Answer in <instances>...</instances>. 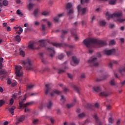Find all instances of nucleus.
Returning a JSON list of instances; mask_svg holds the SVG:
<instances>
[{"instance_id":"obj_30","label":"nucleus","mask_w":125,"mask_h":125,"mask_svg":"<svg viewBox=\"0 0 125 125\" xmlns=\"http://www.w3.org/2000/svg\"><path fill=\"white\" fill-rule=\"evenodd\" d=\"M61 101H62V102L63 103H64V102H66V98L65 97V96L63 95L61 96Z\"/></svg>"},{"instance_id":"obj_36","label":"nucleus","mask_w":125,"mask_h":125,"mask_svg":"<svg viewBox=\"0 0 125 125\" xmlns=\"http://www.w3.org/2000/svg\"><path fill=\"white\" fill-rule=\"evenodd\" d=\"M52 44L54 46H56L57 47H58V46H61V44L58 43H52Z\"/></svg>"},{"instance_id":"obj_28","label":"nucleus","mask_w":125,"mask_h":125,"mask_svg":"<svg viewBox=\"0 0 125 125\" xmlns=\"http://www.w3.org/2000/svg\"><path fill=\"white\" fill-rule=\"evenodd\" d=\"M15 40L18 42H21V38L20 37V36L19 35H17L15 37Z\"/></svg>"},{"instance_id":"obj_7","label":"nucleus","mask_w":125,"mask_h":125,"mask_svg":"<svg viewBox=\"0 0 125 125\" xmlns=\"http://www.w3.org/2000/svg\"><path fill=\"white\" fill-rule=\"evenodd\" d=\"M88 63L92 64L94 67H97L99 65V63L97 62V58L96 57H92L88 61Z\"/></svg>"},{"instance_id":"obj_22","label":"nucleus","mask_w":125,"mask_h":125,"mask_svg":"<svg viewBox=\"0 0 125 125\" xmlns=\"http://www.w3.org/2000/svg\"><path fill=\"white\" fill-rule=\"evenodd\" d=\"M74 6V4L71 3H68L66 5V9H70V8H72Z\"/></svg>"},{"instance_id":"obj_23","label":"nucleus","mask_w":125,"mask_h":125,"mask_svg":"<svg viewBox=\"0 0 125 125\" xmlns=\"http://www.w3.org/2000/svg\"><path fill=\"white\" fill-rule=\"evenodd\" d=\"M72 87H73L75 90H76L78 93L80 92V90L79 89V88L76 86V85L72 84L71 85Z\"/></svg>"},{"instance_id":"obj_24","label":"nucleus","mask_w":125,"mask_h":125,"mask_svg":"<svg viewBox=\"0 0 125 125\" xmlns=\"http://www.w3.org/2000/svg\"><path fill=\"white\" fill-rule=\"evenodd\" d=\"M50 14V12L47 11H44L43 12H42V15H43V16H48Z\"/></svg>"},{"instance_id":"obj_59","label":"nucleus","mask_w":125,"mask_h":125,"mask_svg":"<svg viewBox=\"0 0 125 125\" xmlns=\"http://www.w3.org/2000/svg\"><path fill=\"white\" fill-rule=\"evenodd\" d=\"M121 119H118L116 122L117 125H120V124H121Z\"/></svg>"},{"instance_id":"obj_12","label":"nucleus","mask_w":125,"mask_h":125,"mask_svg":"<svg viewBox=\"0 0 125 125\" xmlns=\"http://www.w3.org/2000/svg\"><path fill=\"white\" fill-rule=\"evenodd\" d=\"M78 100H77V98H75L73 99V103L72 104H68L66 105V106L68 109H70V108L74 107V106H75V104L78 103Z\"/></svg>"},{"instance_id":"obj_5","label":"nucleus","mask_w":125,"mask_h":125,"mask_svg":"<svg viewBox=\"0 0 125 125\" xmlns=\"http://www.w3.org/2000/svg\"><path fill=\"white\" fill-rule=\"evenodd\" d=\"M53 104V103L52 102V101L51 100H48L47 102L45 103V104H41L39 105V108L42 110V108H43L44 106H46L47 108L48 109H51V107Z\"/></svg>"},{"instance_id":"obj_42","label":"nucleus","mask_w":125,"mask_h":125,"mask_svg":"<svg viewBox=\"0 0 125 125\" xmlns=\"http://www.w3.org/2000/svg\"><path fill=\"white\" fill-rule=\"evenodd\" d=\"M13 103H14V100H13V98L11 99V100H10V103H9V105L10 106H12V105H13Z\"/></svg>"},{"instance_id":"obj_26","label":"nucleus","mask_w":125,"mask_h":125,"mask_svg":"<svg viewBox=\"0 0 125 125\" xmlns=\"http://www.w3.org/2000/svg\"><path fill=\"white\" fill-rule=\"evenodd\" d=\"M116 2H117V0H110L109 1V4H111V5H115Z\"/></svg>"},{"instance_id":"obj_55","label":"nucleus","mask_w":125,"mask_h":125,"mask_svg":"<svg viewBox=\"0 0 125 125\" xmlns=\"http://www.w3.org/2000/svg\"><path fill=\"white\" fill-rule=\"evenodd\" d=\"M28 48H32V41H30L29 43Z\"/></svg>"},{"instance_id":"obj_58","label":"nucleus","mask_w":125,"mask_h":125,"mask_svg":"<svg viewBox=\"0 0 125 125\" xmlns=\"http://www.w3.org/2000/svg\"><path fill=\"white\" fill-rule=\"evenodd\" d=\"M63 91H64V92H69V89H68L67 88H64L63 89Z\"/></svg>"},{"instance_id":"obj_50","label":"nucleus","mask_w":125,"mask_h":125,"mask_svg":"<svg viewBox=\"0 0 125 125\" xmlns=\"http://www.w3.org/2000/svg\"><path fill=\"white\" fill-rule=\"evenodd\" d=\"M112 64H118V63H119V61H116V60H113V61H112Z\"/></svg>"},{"instance_id":"obj_51","label":"nucleus","mask_w":125,"mask_h":125,"mask_svg":"<svg viewBox=\"0 0 125 125\" xmlns=\"http://www.w3.org/2000/svg\"><path fill=\"white\" fill-rule=\"evenodd\" d=\"M66 54L68 56H71L73 54V53L71 51H68L66 53Z\"/></svg>"},{"instance_id":"obj_37","label":"nucleus","mask_w":125,"mask_h":125,"mask_svg":"<svg viewBox=\"0 0 125 125\" xmlns=\"http://www.w3.org/2000/svg\"><path fill=\"white\" fill-rule=\"evenodd\" d=\"M78 117H79V118H83L84 117H85V113H80L79 114Z\"/></svg>"},{"instance_id":"obj_9","label":"nucleus","mask_w":125,"mask_h":125,"mask_svg":"<svg viewBox=\"0 0 125 125\" xmlns=\"http://www.w3.org/2000/svg\"><path fill=\"white\" fill-rule=\"evenodd\" d=\"M119 73H120L121 76H120V75L117 74V73H115L114 76L116 78V79H120V78H121V77H123V76H125V66L124 67H122L121 68H120L119 70Z\"/></svg>"},{"instance_id":"obj_40","label":"nucleus","mask_w":125,"mask_h":125,"mask_svg":"<svg viewBox=\"0 0 125 125\" xmlns=\"http://www.w3.org/2000/svg\"><path fill=\"white\" fill-rule=\"evenodd\" d=\"M17 14L18 15H21V16H23V14L22 12H21V11H20V9L17 10Z\"/></svg>"},{"instance_id":"obj_14","label":"nucleus","mask_w":125,"mask_h":125,"mask_svg":"<svg viewBox=\"0 0 125 125\" xmlns=\"http://www.w3.org/2000/svg\"><path fill=\"white\" fill-rule=\"evenodd\" d=\"M72 60L74 62V63L75 64H73V63H72V62H70L71 65H72V66H75V65L77 64H79V60H78V59H77V57H72Z\"/></svg>"},{"instance_id":"obj_47","label":"nucleus","mask_w":125,"mask_h":125,"mask_svg":"<svg viewBox=\"0 0 125 125\" xmlns=\"http://www.w3.org/2000/svg\"><path fill=\"white\" fill-rule=\"evenodd\" d=\"M64 72H65V70L59 69L58 73L59 74H62V73H64Z\"/></svg>"},{"instance_id":"obj_20","label":"nucleus","mask_w":125,"mask_h":125,"mask_svg":"<svg viewBox=\"0 0 125 125\" xmlns=\"http://www.w3.org/2000/svg\"><path fill=\"white\" fill-rule=\"evenodd\" d=\"M48 50H49L51 51V52H52V54H50L51 57H53V56L54 55V54L55 53V51H54V50H53V48H47Z\"/></svg>"},{"instance_id":"obj_60","label":"nucleus","mask_w":125,"mask_h":125,"mask_svg":"<svg viewBox=\"0 0 125 125\" xmlns=\"http://www.w3.org/2000/svg\"><path fill=\"white\" fill-rule=\"evenodd\" d=\"M82 26H84L86 25V22L85 21H82Z\"/></svg>"},{"instance_id":"obj_61","label":"nucleus","mask_w":125,"mask_h":125,"mask_svg":"<svg viewBox=\"0 0 125 125\" xmlns=\"http://www.w3.org/2000/svg\"><path fill=\"white\" fill-rule=\"evenodd\" d=\"M67 76L69 79H73V75H71L70 73H67Z\"/></svg>"},{"instance_id":"obj_17","label":"nucleus","mask_w":125,"mask_h":125,"mask_svg":"<svg viewBox=\"0 0 125 125\" xmlns=\"http://www.w3.org/2000/svg\"><path fill=\"white\" fill-rule=\"evenodd\" d=\"M56 94H60V92L58 90H54L53 92L50 93V95L52 97H53Z\"/></svg>"},{"instance_id":"obj_56","label":"nucleus","mask_w":125,"mask_h":125,"mask_svg":"<svg viewBox=\"0 0 125 125\" xmlns=\"http://www.w3.org/2000/svg\"><path fill=\"white\" fill-rule=\"evenodd\" d=\"M39 93L37 92H34L32 93V96H37V95H38Z\"/></svg>"},{"instance_id":"obj_46","label":"nucleus","mask_w":125,"mask_h":125,"mask_svg":"<svg viewBox=\"0 0 125 125\" xmlns=\"http://www.w3.org/2000/svg\"><path fill=\"white\" fill-rule=\"evenodd\" d=\"M30 89H32V85H27L26 87V90L28 91Z\"/></svg>"},{"instance_id":"obj_3","label":"nucleus","mask_w":125,"mask_h":125,"mask_svg":"<svg viewBox=\"0 0 125 125\" xmlns=\"http://www.w3.org/2000/svg\"><path fill=\"white\" fill-rule=\"evenodd\" d=\"M26 95L24 96V98L21 101H19V105L20 108L21 109H24V112L25 113H30L31 110L29 109V107L32 105V102L27 103L26 104H24L26 102Z\"/></svg>"},{"instance_id":"obj_48","label":"nucleus","mask_w":125,"mask_h":125,"mask_svg":"<svg viewBox=\"0 0 125 125\" xmlns=\"http://www.w3.org/2000/svg\"><path fill=\"white\" fill-rule=\"evenodd\" d=\"M59 19L60 18L57 16L54 18V20L55 21V22H59Z\"/></svg>"},{"instance_id":"obj_4","label":"nucleus","mask_w":125,"mask_h":125,"mask_svg":"<svg viewBox=\"0 0 125 125\" xmlns=\"http://www.w3.org/2000/svg\"><path fill=\"white\" fill-rule=\"evenodd\" d=\"M31 62L30 59H27L26 61L22 62L23 68H26L27 70H31L32 69V63Z\"/></svg>"},{"instance_id":"obj_35","label":"nucleus","mask_w":125,"mask_h":125,"mask_svg":"<svg viewBox=\"0 0 125 125\" xmlns=\"http://www.w3.org/2000/svg\"><path fill=\"white\" fill-rule=\"evenodd\" d=\"M110 83L111 85H116V83L115 82V80L112 79L110 81Z\"/></svg>"},{"instance_id":"obj_10","label":"nucleus","mask_w":125,"mask_h":125,"mask_svg":"<svg viewBox=\"0 0 125 125\" xmlns=\"http://www.w3.org/2000/svg\"><path fill=\"white\" fill-rule=\"evenodd\" d=\"M78 10L79 14L81 15H83V14H85V12L86 11V8L83 7V6L81 5H79L78 6Z\"/></svg>"},{"instance_id":"obj_45","label":"nucleus","mask_w":125,"mask_h":125,"mask_svg":"<svg viewBox=\"0 0 125 125\" xmlns=\"http://www.w3.org/2000/svg\"><path fill=\"white\" fill-rule=\"evenodd\" d=\"M110 44H111L112 45L114 44H116V42L114 40H111L109 42Z\"/></svg>"},{"instance_id":"obj_2","label":"nucleus","mask_w":125,"mask_h":125,"mask_svg":"<svg viewBox=\"0 0 125 125\" xmlns=\"http://www.w3.org/2000/svg\"><path fill=\"white\" fill-rule=\"evenodd\" d=\"M106 15L108 20L111 19V18H113L115 21H118L119 23H124L125 21V19L123 17V12L122 11L115 12L112 15H110L108 12H107Z\"/></svg>"},{"instance_id":"obj_19","label":"nucleus","mask_w":125,"mask_h":125,"mask_svg":"<svg viewBox=\"0 0 125 125\" xmlns=\"http://www.w3.org/2000/svg\"><path fill=\"white\" fill-rule=\"evenodd\" d=\"M15 106H12L8 109V111L12 115H14V110H15Z\"/></svg>"},{"instance_id":"obj_34","label":"nucleus","mask_w":125,"mask_h":125,"mask_svg":"<svg viewBox=\"0 0 125 125\" xmlns=\"http://www.w3.org/2000/svg\"><path fill=\"white\" fill-rule=\"evenodd\" d=\"M5 104V102L3 100H0V107H2Z\"/></svg>"},{"instance_id":"obj_11","label":"nucleus","mask_w":125,"mask_h":125,"mask_svg":"<svg viewBox=\"0 0 125 125\" xmlns=\"http://www.w3.org/2000/svg\"><path fill=\"white\" fill-rule=\"evenodd\" d=\"M26 8L29 11H32V0H27Z\"/></svg>"},{"instance_id":"obj_15","label":"nucleus","mask_w":125,"mask_h":125,"mask_svg":"<svg viewBox=\"0 0 125 125\" xmlns=\"http://www.w3.org/2000/svg\"><path fill=\"white\" fill-rule=\"evenodd\" d=\"M93 90L95 92H100L101 91V88L98 86H95L93 87Z\"/></svg>"},{"instance_id":"obj_21","label":"nucleus","mask_w":125,"mask_h":125,"mask_svg":"<svg viewBox=\"0 0 125 125\" xmlns=\"http://www.w3.org/2000/svg\"><path fill=\"white\" fill-rule=\"evenodd\" d=\"M6 75H7L6 70H2L0 71V76H5V77H6Z\"/></svg>"},{"instance_id":"obj_13","label":"nucleus","mask_w":125,"mask_h":125,"mask_svg":"<svg viewBox=\"0 0 125 125\" xmlns=\"http://www.w3.org/2000/svg\"><path fill=\"white\" fill-rule=\"evenodd\" d=\"M50 84H47L45 85V94H49V92H50Z\"/></svg>"},{"instance_id":"obj_52","label":"nucleus","mask_w":125,"mask_h":125,"mask_svg":"<svg viewBox=\"0 0 125 125\" xmlns=\"http://www.w3.org/2000/svg\"><path fill=\"white\" fill-rule=\"evenodd\" d=\"M81 79H85V74L84 73L82 74L81 75Z\"/></svg>"},{"instance_id":"obj_6","label":"nucleus","mask_w":125,"mask_h":125,"mask_svg":"<svg viewBox=\"0 0 125 125\" xmlns=\"http://www.w3.org/2000/svg\"><path fill=\"white\" fill-rule=\"evenodd\" d=\"M22 69V66L20 65H17L15 67V72L17 77H22V73L21 71Z\"/></svg>"},{"instance_id":"obj_38","label":"nucleus","mask_w":125,"mask_h":125,"mask_svg":"<svg viewBox=\"0 0 125 125\" xmlns=\"http://www.w3.org/2000/svg\"><path fill=\"white\" fill-rule=\"evenodd\" d=\"M38 12H39V9H35L33 13L34 16H37L38 15Z\"/></svg>"},{"instance_id":"obj_16","label":"nucleus","mask_w":125,"mask_h":125,"mask_svg":"<svg viewBox=\"0 0 125 125\" xmlns=\"http://www.w3.org/2000/svg\"><path fill=\"white\" fill-rule=\"evenodd\" d=\"M25 120V115L21 116L18 119L17 124H19V123H22Z\"/></svg>"},{"instance_id":"obj_49","label":"nucleus","mask_w":125,"mask_h":125,"mask_svg":"<svg viewBox=\"0 0 125 125\" xmlns=\"http://www.w3.org/2000/svg\"><path fill=\"white\" fill-rule=\"evenodd\" d=\"M42 31H45V30L46 29V27H45V25L42 24Z\"/></svg>"},{"instance_id":"obj_63","label":"nucleus","mask_w":125,"mask_h":125,"mask_svg":"<svg viewBox=\"0 0 125 125\" xmlns=\"http://www.w3.org/2000/svg\"><path fill=\"white\" fill-rule=\"evenodd\" d=\"M48 25L49 26V27H51L52 26V23L51 22H50V21H48L47 22Z\"/></svg>"},{"instance_id":"obj_25","label":"nucleus","mask_w":125,"mask_h":125,"mask_svg":"<svg viewBox=\"0 0 125 125\" xmlns=\"http://www.w3.org/2000/svg\"><path fill=\"white\" fill-rule=\"evenodd\" d=\"M39 122H40V120L39 119H34L32 122V124L34 125H37L39 124Z\"/></svg>"},{"instance_id":"obj_29","label":"nucleus","mask_w":125,"mask_h":125,"mask_svg":"<svg viewBox=\"0 0 125 125\" xmlns=\"http://www.w3.org/2000/svg\"><path fill=\"white\" fill-rule=\"evenodd\" d=\"M8 4H9L8 1L7 0H3L2 4L4 6H7V5H8Z\"/></svg>"},{"instance_id":"obj_8","label":"nucleus","mask_w":125,"mask_h":125,"mask_svg":"<svg viewBox=\"0 0 125 125\" xmlns=\"http://www.w3.org/2000/svg\"><path fill=\"white\" fill-rule=\"evenodd\" d=\"M118 51V49H112L111 50L109 49H105L104 50V54H105V55H111V54H114L116 53Z\"/></svg>"},{"instance_id":"obj_1","label":"nucleus","mask_w":125,"mask_h":125,"mask_svg":"<svg viewBox=\"0 0 125 125\" xmlns=\"http://www.w3.org/2000/svg\"><path fill=\"white\" fill-rule=\"evenodd\" d=\"M83 43L88 48L89 53L93 52V50L90 49L91 47H100L107 44L106 41H101L97 42V41L92 39H86L83 41Z\"/></svg>"},{"instance_id":"obj_54","label":"nucleus","mask_w":125,"mask_h":125,"mask_svg":"<svg viewBox=\"0 0 125 125\" xmlns=\"http://www.w3.org/2000/svg\"><path fill=\"white\" fill-rule=\"evenodd\" d=\"M11 83H12V82H11V79H8V80H7V84H11Z\"/></svg>"},{"instance_id":"obj_27","label":"nucleus","mask_w":125,"mask_h":125,"mask_svg":"<svg viewBox=\"0 0 125 125\" xmlns=\"http://www.w3.org/2000/svg\"><path fill=\"white\" fill-rule=\"evenodd\" d=\"M44 42H45V40H41L39 41V42H40L41 46H42V47L44 46Z\"/></svg>"},{"instance_id":"obj_53","label":"nucleus","mask_w":125,"mask_h":125,"mask_svg":"<svg viewBox=\"0 0 125 125\" xmlns=\"http://www.w3.org/2000/svg\"><path fill=\"white\" fill-rule=\"evenodd\" d=\"M63 16H64V13L60 14L58 15V17L60 19L61 18V17H63Z\"/></svg>"},{"instance_id":"obj_43","label":"nucleus","mask_w":125,"mask_h":125,"mask_svg":"<svg viewBox=\"0 0 125 125\" xmlns=\"http://www.w3.org/2000/svg\"><path fill=\"white\" fill-rule=\"evenodd\" d=\"M108 122L109 124H113L114 123V119H113L112 117L108 119Z\"/></svg>"},{"instance_id":"obj_18","label":"nucleus","mask_w":125,"mask_h":125,"mask_svg":"<svg viewBox=\"0 0 125 125\" xmlns=\"http://www.w3.org/2000/svg\"><path fill=\"white\" fill-rule=\"evenodd\" d=\"M109 95H110V93L108 92H105V91H103L101 92V93L100 94V96L106 97V96H109Z\"/></svg>"},{"instance_id":"obj_62","label":"nucleus","mask_w":125,"mask_h":125,"mask_svg":"<svg viewBox=\"0 0 125 125\" xmlns=\"http://www.w3.org/2000/svg\"><path fill=\"white\" fill-rule=\"evenodd\" d=\"M107 78H109L108 74H106L104 76V80H106V79H107Z\"/></svg>"},{"instance_id":"obj_39","label":"nucleus","mask_w":125,"mask_h":125,"mask_svg":"<svg viewBox=\"0 0 125 125\" xmlns=\"http://www.w3.org/2000/svg\"><path fill=\"white\" fill-rule=\"evenodd\" d=\"M20 55H21V56L24 57V56H25V52H24V51H23V50H20Z\"/></svg>"},{"instance_id":"obj_31","label":"nucleus","mask_w":125,"mask_h":125,"mask_svg":"<svg viewBox=\"0 0 125 125\" xmlns=\"http://www.w3.org/2000/svg\"><path fill=\"white\" fill-rule=\"evenodd\" d=\"M26 33H28V32H31V27L29 26V24H27V27L25 28Z\"/></svg>"},{"instance_id":"obj_41","label":"nucleus","mask_w":125,"mask_h":125,"mask_svg":"<svg viewBox=\"0 0 125 125\" xmlns=\"http://www.w3.org/2000/svg\"><path fill=\"white\" fill-rule=\"evenodd\" d=\"M64 58V55L63 54H61L59 55L58 58L60 59V60H61V59H62Z\"/></svg>"},{"instance_id":"obj_57","label":"nucleus","mask_w":125,"mask_h":125,"mask_svg":"<svg viewBox=\"0 0 125 125\" xmlns=\"http://www.w3.org/2000/svg\"><path fill=\"white\" fill-rule=\"evenodd\" d=\"M106 109L107 110H111V109H112V106H111L110 105H107Z\"/></svg>"},{"instance_id":"obj_33","label":"nucleus","mask_w":125,"mask_h":125,"mask_svg":"<svg viewBox=\"0 0 125 125\" xmlns=\"http://www.w3.org/2000/svg\"><path fill=\"white\" fill-rule=\"evenodd\" d=\"M89 1V0H81V4H84V3H87Z\"/></svg>"},{"instance_id":"obj_64","label":"nucleus","mask_w":125,"mask_h":125,"mask_svg":"<svg viewBox=\"0 0 125 125\" xmlns=\"http://www.w3.org/2000/svg\"><path fill=\"white\" fill-rule=\"evenodd\" d=\"M55 121V120L53 118L50 119V122H51V124H54Z\"/></svg>"},{"instance_id":"obj_44","label":"nucleus","mask_w":125,"mask_h":125,"mask_svg":"<svg viewBox=\"0 0 125 125\" xmlns=\"http://www.w3.org/2000/svg\"><path fill=\"white\" fill-rule=\"evenodd\" d=\"M73 13H74V10L72 9H71L69 10L68 15L70 16V15L73 14Z\"/></svg>"},{"instance_id":"obj_32","label":"nucleus","mask_w":125,"mask_h":125,"mask_svg":"<svg viewBox=\"0 0 125 125\" xmlns=\"http://www.w3.org/2000/svg\"><path fill=\"white\" fill-rule=\"evenodd\" d=\"M100 26L103 27V26H105V25H106V22H105L104 21H100Z\"/></svg>"}]
</instances>
